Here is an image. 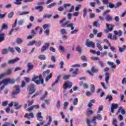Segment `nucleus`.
Here are the masks:
<instances>
[{"label":"nucleus","instance_id":"nucleus-1","mask_svg":"<svg viewBox=\"0 0 126 126\" xmlns=\"http://www.w3.org/2000/svg\"><path fill=\"white\" fill-rule=\"evenodd\" d=\"M26 86V83L25 82L23 81L22 83V85L20 86V85H17L15 86V90L13 91L11 93V97L12 98H16L15 96L16 95H18L19 93H20V88L22 87V88H24V87H25Z\"/></svg>","mask_w":126,"mask_h":126},{"label":"nucleus","instance_id":"nucleus-2","mask_svg":"<svg viewBox=\"0 0 126 126\" xmlns=\"http://www.w3.org/2000/svg\"><path fill=\"white\" fill-rule=\"evenodd\" d=\"M32 81L35 82L37 85H40V84H42L43 86H45V83L44 82V79L42 74H39L38 76H34L33 77L32 79Z\"/></svg>","mask_w":126,"mask_h":126},{"label":"nucleus","instance_id":"nucleus-3","mask_svg":"<svg viewBox=\"0 0 126 126\" xmlns=\"http://www.w3.org/2000/svg\"><path fill=\"white\" fill-rule=\"evenodd\" d=\"M66 20V18H65V17L63 18V19L61 21H60V23L61 24V26L62 27H67V28H69V27H70L71 28V30H73V29H74V27H73V23H71L70 24H67V23L65 22L64 23H63V22H64V21H65Z\"/></svg>","mask_w":126,"mask_h":126},{"label":"nucleus","instance_id":"nucleus-4","mask_svg":"<svg viewBox=\"0 0 126 126\" xmlns=\"http://www.w3.org/2000/svg\"><path fill=\"white\" fill-rule=\"evenodd\" d=\"M36 118L39 122V124H37L36 126H43L45 124V121L43 120V116H42V112H37L36 114Z\"/></svg>","mask_w":126,"mask_h":126},{"label":"nucleus","instance_id":"nucleus-5","mask_svg":"<svg viewBox=\"0 0 126 126\" xmlns=\"http://www.w3.org/2000/svg\"><path fill=\"white\" fill-rule=\"evenodd\" d=\"M106 26L107 29L104 30L105 33H109V32H111V31H113V30H114V27H115V25L106 23Z\"/></svg>","mask_w":126,"mask_h":126},{"label":"nucleus","instance_id":"nucleus-6","mask_svg":"<svg viewBox=\"0 0 126 126\" xmlns=\"http://www.w3.org/2000/svg\"><path fill=\"white\" fill-rule=\"evenodd\" d=\"M114 35L112 36L111 40H114V41H116L117 38V35H118V36H122V35H123V32L121 30H119L118 32L117 31H114Z\"/></svg>","mask_w":126,"mask_h":126},{"label":"nucleus","instance_id":"nucleus-7","mask_svg":"<svg viewBox=\"0 0 126 126\" xmlns=\"http://www.w3.org/2000/svg\"><path fill=\"white\" fill-rule=\"evenodd\" d=\"M71 87H72V83L69 81L65 82L63 86V88L64 90H66L67 88H68V89H70Z\"/></svg>","mask_w":126,"mask_h":126},{"label":"nucleus","instance_id":"nucleus-8","mask_svg":"<svg viewBox=\"0 0 126 126\" xmlns=\"http://www.w3.org/2000/svg\"><path fill=\"white\" fill-rule=\"evenodd\" d=\"M27 90L29 91V95H32L33 93H35L36 89H35V86L34 85H32L27 88Z\"/></svg>","mask_w":126,"mask_h":126},{"label":"nucleus","instance_id":"nucleus-9","mask_svg":"<svg viewBox=\"0 0 126 126\" xmlns=\"http://www.w3.org/2000/svg\"><path fill=\"white\" fill-rule=\"evenodd\" d=\"M5 81L6 82V86L8 84H14V83H15V80L13 79H5Z\"/></svg>","mask_w":126,"mask_h":126},{"label":"nucleus","instance_id":"nucleus-10","mask_svg":"<svg viewBox=\"0 0 126 126\" xmlns=\"http://www.w3.org/2000/svg\"><path fill=\"white\" fill-rule=\"evenodd\" d=\"M85 45L87 46V47H88L89 48H90V47H92V48H95V43L93 42L92 41H87L85 43Z\"/></svg>","mask_w":126,"mask_h":126},{"label":"nucleus","instance_id":"nucleus-11","mask_svg":"<svg viewBox=\"0 0 126 126\" xmlns=\"http://www.w3.org/2000/svg\"><path fill=\"white\" fill-rule=\"evenodd\" d=\"M27 66L28 67V69L26 71L27 73H29L30 70H32V69H33L34 68V65L32 64V63H28Z\"/></svg>","mask_w":126,"mask_h":126},{"label":"nucleus","instance_id":"nucleus-12","mask_svg":"<svg viewBox=\"0 0 126 126\" xmlns=\"http://www.w3.org/2000/svg\"><path fill=\"white\" fill-rule=\"evenodd\" d=\"M49 46H50V43H45L41 48V53H43V52H45V51H47V50L49 49Z\"/></svg>","mask_w":126,"mask_h":126},{"label":"nucleus","instance_id":"nucleus-13","mask_svg":"<svg viewBox=\"0 0 126 126\" xmlns=\"http://www.w3.org/2000/svg\"><path fill=\"white\" fill-rule=\"evenodd\" d=\"M30 117L31 119H34V113L33 112H31L30 114L26 113L25 115L24 116V118H28V120H30Z\"/></svg>","mask_w":126,"mask_h":126},{"label":"nucleus","instance_id":"nucleus-14","mask_svg":"<svg viewBox=\"0 0 126 126\" xmlns=\"http://www.w3.org/2000/svg\"><path fill=\"white\" fill-rule=\"evenodd\" d=\"M20 59L18 58H15L14 59H12L11 60H9L7 62L8 64H13L15 63H17L18 61H19Z\"/></svg>","mask_w":126,"mask_h":126},{"label":"nucleus","instance_id":"nucleus-15","mask_svg":"<svg viewBox=\"0 0 126 126\" xmlns=\"http://www.w3.org/2000/svg\"><path fill=\"white\" fill-rule=\"evenodd\" d=\"M118 108V104L115 103H112L111 104V111L112 113H115V109H117Z\"/></svg>","mask_w":126,"mask_h":126},{"label":"nucleus","instance_id":"nucleus-16","mask_svg":"<svg viewBox=\"0 0 126 126\" xmlns=\"http://www.w3.org/2000/svg\"><path fill=\"white\" fill-rule=\"evenodd\" d=\"M109 79H110V73L106 72L105 73V80L107 84H109Z\"/></svg>","mask_w":126,"mask_h":126},{"label":"nucleus","instance_id":"nucleus-17","mask_svg":"<svg viewBox=\"0 0 126 126\" xmlns=\"http://www.w3.org/2000/svg\"><path fill=\"white\" fill-rule=\"evenodd\" d=\"M102 119L103 118L102 117V116H101L100 114H97L96 116L94 117L93 122H95L96 120H98V121H102Z\"/></svg>","mask_w":126,"mask_h":126},{"label":"nucleus","instance_id":"nucleus-18","mask_svg":"<svg viewBox=\"0 0 126 126\" xmlns=\"http://www.w3.org/2000/svg\"><path fill=\"white\" fill-rule=\"evenodd\" d=\"M80 86H83L84 89H88L89 88V85L88 83H84L83 81L81 82Z\"/></svg>","mask_w":126,"mask_h":126},{"label":"nucleus","instance_id":"nucleus-19","mask_svg":"<svg viewBox=\"0 0 126 126\" xmlns=\"http://www.w3.org/2000/svg\"><path fill=\"white\" fill-rule=\"evenodd\" d=\"M105 100H107V102L108 103H110V102L113 101V96H112L111 95H107L105 97Z\"/></svg>","mask_w":126,"mask_h":126},{"label":"nucleus","instance_id":"nucleus-20","mask_svg":"<svg viewBox=\"0 0 126 126\" xmlns=\"http://www.w3.org/2000/svg\"><path fill=\"white\" fill-rule=\"evenodd\" d=\"M14 106L15 107V110H19V109H21L22 105L20 104L18 105V103H17V102H15L14 103Z\"/></svg>","mask_w":126,"mask_h":126},{"label":"nucleus","instance_id":"nucleus-21","mask_svg":"<svg viewBox=\"0 0 126 126\" xmlns=\"http://www.w3.org/2000/svg\"><path fill=\"white\" fill-rule=\"evenodd\" d=\"M105 19L106 21H113L114 20V19L113 18V17L111 16L110 15H107L105 17Z\"/></svg>","mask_w":126,"mask_h":126},{"label":"nucleus","instance_id":"nucleus-22","mask_svg":"<svg viewBox=\"0 0 126 126\" xmlns=\"http://www.w3.org/2000/svg\"><path fill=\"white\" fill-rule=\"evenodd\" d=\"M35 9L38 10L39 12H42L44 9V7L42 6H37L35 7Z\"/></svg>","mask_w":126,"mask_h":126},{"label":"nucleus","instance_id":"nucleus-23","mask_svg":"<svg viewBox=\"0 0 126 126\" xmlns=\"http://www.w3.org/2000/svg\"><path fill=\"white\" fill-rule=\"evenodd\" d=\"M60 78H61V75L58 76L56 81L52 84V86H55L56 84H58L60 82Z\"/></svg>","mask_w":126,"mask_h":126},{"label":"nucleus","instance_id":"nucleus-24","mask_svg":"<svg viewBox=\"0 0 126 126\" xmlns=\"http://www.w3.org/2000/svg\"><path fill=\"white\" fill-rule=\"evenodd\" d=\"M8 53H9V51L7 49H2L1 51L2 55H7Z\"/></svg>","mask_w":126,"mask_h":126},{"label":"nucleus","instance_id":"nucleus-25","mask_svg":"<svg viewBox=\"0 0 126 126\" xmlns=\"http://www.w3.org/2000/svg\"><path fill=\"white\" fill-rule=\"evenodd\" d=\"M41 45H42V43H41V41H40V40H37V41L34 40V45L36 47H40V46H41Z\"/></svg>","mask_w":126,"mask_h":126},{"label":"nucleus","instance_id":"nucleus-26","mask_svg":"<svg viewBox=\"0 0 126 126\" xmlns=\"http://www.w3.org/2000/svg\"><path fill=\"white\" fill-rule=\"evenodd\" d=\"M52 76H53L52 73H50L48 75H47L45 78L46 82H48L49 80L52 78Z\"/></svg>","mask_w":126,"mask_h":126},{"label":"nucleus","instance_id":"nucleus-27","mask_svg":"<svg viewBox=\"0 0 126 126\" xmlns=\"http://www.w3.org/2000/svg\"><path fill=\"white\" fill-rule=\"evenodd\" d=\"M4 35L5 34L4 33H0V43L3 41H4Z\"/></svg>","mask_w":126,"mask_h":126},{"label":"nucleus","instance_id":"nucleus-28","mask_svg":"<svg viewBox=\"0 0 126 126\" xmlns=\"http://www.w3.org/2000/svg\"><path fill=\"white\" fill-rule=\"evenodd\" d=\"M49 73H50V70L49 69L44 71L42 73L43 77H45L47 75H49Z\"/></svg>","mask_w":126,"mask_h":126},{"label":"nucleus","instance_id":"nucleus-29","mask_svg":"<svg viewBox=\"0 0 126 126\" xmlns=\"http://www.w3.org/2000/svg\"><path fill=\"white\" fill-rule=\"evenodd\" d=\"M77 71H78V68H76L75 71L72 72V77H75L77 75Z\"/></svg>","mask_w":126,"mask_h":126},{"label":"nucleus","instance_id":"nucleus-30","mask_svg":"<svg viewBox=\"0 0 126 126\" xmlns=\"http://www.w3.org/2000/svg\"><path fill=\"white\" fill-rule=\"evenodd\" d=\"M92 72H93V73H95L96 72H98L99 71V69L98 68H95L94 66H93L91 69Z\"/></svg>","mask_w":126,"mask_h":126},{"label":"nucleus","instance_id":"nucleus-31","mask_svg":"<svg viewBox=\"0 0 126 126\" xmlns=\"http://www.w3.org/2000/svg\"><path fill=\"white\" fill-rule=\"evenodd\" d=\"M39 60H41V61H44V60H46V55H40L38 56Z\"/></svg>","mask_w":126,"mask_h":126},{"label":"nucleus","instance_id":"nucleus-32","mask_svg":"<svg viewBox=\"0 0 126 126\" xmlns=\"http://www.w3.org/2000/svg\"><path fill=\"white\" fill-rule=\"evenodd\" d=\"M8 29V26H7V25L5 24H3L1 29V31H2V30H6V29Z\"/></svg>","mask_w":126,"mask_h":126},{"label":"nucleus","instance_id":"nucleus-33","mask_svg":"<svg viewBox=\"0 0 126 126\" xmlns=\"http://www.w3.org/2000/svg\"><path fill=\"white\" fill-rule=\"evenodd\" d=\"M49 121L44 126H48L51 125V123H52V121H53V118H52V116H49Z\"/></svg>","mask_w":126,"mask_h":126},{"label":"nucleus","instance_id":"nucleus-34","mask_svg":"<svg viewBox=\"0 0 126 126\" xmlns=\"http://www.w3.org/2000/svg\"><path fill=\"white\" fill-rule=\"evenodd\" d=\"M126 49V46L123 45L122 47H119V51L121 52V53H124L125 52V50Z\"/></svg>","mask_w":126,"mask_h":126},{"label":"nucleus","instance_id":"nucleus-35","mask_svg":"<svg viewBox=\"0 0 126 126\" xmlns=\"http://www.w3.org/2000/svg\"><path fill=\"white\" fill-rule=\"evenodd\" d=\"M77 103H78V98H77V97H75L73 100V106H76V105H77Z\"/></svg>","mask_w":126,"mask_h":126},{"label":"nucleus","instance_id":"nucleus-36","mask_svg":"<svg viewBox=\"0 0 126 126\" xmlns=\"http://www.w3.org/2000/svg\"><path fill=\"white\" fill-rule=\"evenodd\" d=\"M5 75H10L11 74V69L8 68L5 72Z\"/></svg>","mask_w":126,"mask_h":126},{"label":"nucleus","instance_id":"nucleus-37","mask_svg":"<svg viewBox=\"0 0 126 126\" xmlns=\"http://www.w3.org/2000/svg\"><path fill=\"white\" fill-rule=\"evenodd\" d=\"M70 75H64L63 76V79L64 80H67L70 78Z\"/></svg>","mask_w":126,"mask_h":126},{"label":"nucleus","instance_id":"nucleus-38","mask_svg":"<svg viewBox=\"0 0 126 126\" xmlns=\"http://www.w3.org/2000/svg\"><path fill=\"white\" fill-rule=\"evenodd\" d=\"M53 15L52 14H45L43 15V18H48V19L51 18Z\"/></svg>","mask_w":126,"mask_h":126},{"label":"nucleus","instance_id":"nucleus-39","mask_svg":"<svg viewBox=\"0 0 126 126\" xmlns=\"http://www.w3.org/2000/svg\"><path fill=\"white\" fill-rule=\"evenodd\" d=\"M56 4L57 3L56 2L51 3L47 5V8H51V7L55 6Z\"/></svg>","mask_w":126,"mask_h":126},{"label":"nucleus","instance_id":"nucleus-40","mask_svg":"<svg viewBox=\"0 0 126 126\" xmlns=\"http://www.w3.org/2000/svg\"><path fill=\"white\" fill-rule=\"evenodd\" d=\"M16 43L18 44V45H20L21 43H22V39L20 38H18L16 39Z\"/></svg>","mask_w":126,"mask_h":126},{"label":"nucleus","instance_id":"nucleus-41","mask_svg":"<svg viewBox=\"0 0 126 126\" xmlns=\"http://www.w3.org/2000/svg\"><path fill=\"white\" fill-rule=\"evenodd\" d=\"M76 51L80 54H82V49H81V47H80L79 46H77Z\"/></svg>","mask_w":126,"mask_h":126},{"label":"nucleus","instance_id":"nucleus-42","mask_svg":"<svg viewBox=\"0 0 126 126\" xmlns=\"http://www.w3.org/2000/svg\"><path fill=\"white\" fill-rule=\"evenodd\" d=\"M87 113L88 115H93L94 114V111H93L92 110H91L90 109H88L87 111Z\"/></svg>","mask_w":126,"mask_h":126},{"label":"nucleus","instance_id":"nucleus-43","mask_svg":"<svg viewBox=\"0 0 126 126\" xmlns=\"http://www.w3.org/2000/svg\"><path fill=\"white\" fill-rule=\"evenodd\" d=\"M91 91L92 93L95 92V85L93 84L91 85Z\"/></svg>","mask_w":126,"mask_h":126},{"label":"nucleus","instance_id":"nucleus-44","mask_svg":"<svg viewBox=\"0 0 126 126\" xmlns=\"http://www.w3.org/2000/svg\"><path fill=\"white\" fill-rule=\"evenodd\" d=\"M60 32L62 35H64V34H67L66 31L64 29H61Z\"/></svg>","mask_w":126,"mask_h":126},{"label":"nucleus","instance_id":"nucleus-45","mask_svg":"<svg viewBox=\"0 0 126 126\" xmlns=\"http://www.w3.org/2000/svg\"><path fill=\"white\" fill-rule=\"evenodd\" d=\"M120 6H122V2H117L116 3L115 8H118V7H120Z\"/></svg>","mask_w":126,"mask_h":126},{"label":"nucleus","instance_id":"nucleus-46","mask_svg":"<svg viewBox=\"0 0 126 126\" xmlns=\"http://www.w3.org/2000/svg\"><path fill=\"white\" fill-rule=\"evenodd\" d=\"M27 14H29V11H24L19 12V15H27Z\"/></svg>","mask_w":126,"mask_h":126},{"label":"nucleus","instance_id":"nucleus-47","mask_svg":"<svg viewBox=\"0 0 126 126\" xmlns=\"http://www.w3.org/2000/svg\"><path fill=\"white\" fill-rule=\"evenodd\" d=\"M47 95H48V92L46 91L45 92L44 94L40 97V100H44V99L46 98V96H47Z\"/></svg>","mask_w":126,"mask_h":126},{"label":"nucleus","instance_id":"nucleus-48","mask_svg":"<svg viewBox=\"0 0 126 126\" xmlns=\"http://www.w3.org/2000/svg\"><path fill=\"white\" fill-rule=\"evenodd\" d=\"M117 122H118L117 119L115 118L113 119V121L112 122V126H118V124H117Z\"/></svg>","mask_w":126,"mask_h":126},{"label":"nucleus","instance_id":"nucleus-49","mask_svg":"<svg viewBox=\"0 0 126 126\" xmlns=\"http://www.w3.org/2000/svg\"><path fill=\"white\" fill-rule=\"evenodd\" d=\"M96 47L98 48V50L99 51H103V48L102 47V46L99 43L96 44Z\"/></svg>","mask_w":126,"mask_h":126},{"label":"nucleus","instance_id":"nucleus-50","mask_svg":"<svg viewBox=\"0 0 126 126\" xmlns=\"http://www.w3.org/2000/svg\"><path fill=\"white\" fill-rule=\"evenodd\" d=\"M21 1H22V0H16L14 3L17 4V5H19L21 3Z\"/></svg>","mask_w":126,"mask_h":126},{"label":"nucleus","instance_id":"nucleus-51","mask_svg":"<svg viewBox=\"0 0 126 126\" xmlns=\"http://www.w3.org/2000/svg\"><path fill=\"white\" fill-rule=\"evenodd\" d=\"M34 44H35V40H32V41H30L27 45L28 46H33V45H34Z\"/></svg>","mask_w":126,"mask_h":126},{"label":"nucleus","instance_id":"nucleus-52","mask_svg":"<svg viewBox=\"0 0 126 126\" xmlns=\"http://www.w3.org/2000/svg\"><path fill=\"white\" fill-rule=\"evenodd\" d=\"M8 50L10 52V53H12V54H13V53H15V50L13 48L9 47Z\"/></svg>","mask_w":126,"mask_h":126},{"label":"nucleus","instance_id":"nucleus-53","mask_svg":"<svg viewBox=\"0 0 126 126\" xmlns=\"http://www.w3.org/2000/svg\"><path fill=\"white\" fill-rule=\"evenodd\" d=\"M91 59L93 61H99L100 60V58H99V57H92Z\"/></svg>","mask_w":126,"mask_h":126},{"label":"nucleus","instance_id":"nucleus-54","mask_svg":"<svg viewBox=\"0 0 126 126\" xmlns=\"http://www.w3.org/2000/svg\"><path fill=\"white\" fill-rule=\"evenodd\" d=\"M87 10L86 9V8H84L83 10V17H85V16H86V14H87Z\"/></svg>","mask_w":126,"mask_h":126},{"label":"nucleus","instance_id":"nucleus-55","mask_svg":"<svg viewBox=\"0 0 126 126\" xmlns=\"http://www.w3.org/2000/svg\"><path fill=\"white\" fill-rule=\"evenodd\" d=\"M14 14V13H13V12H11L9 13L8 14V18H12V16H13Z\"/></svg>","mask_w":126,"mask_h":126},{"label":"nucleus","instance_id":"nucleus-56","mask_svg":"<svg viewBox=\"0 0 126 126\" xmlns=\"http://www.w3.org/2000/svg\"><path fill=\"white\" fill-rule=\"evenodd\" d=\"M81 59L82 61H84V62H87V58H86V56L83 55L81 57Z\"/></svg>","mask_w":126,"mask_h":126},{"label":"nucleus","instance_id":"nucleus-57","mask_svg":"<svg viewBox=\"0 0 126 126\" xmlns=\"http://www.w3.org/2000/svg\"><path fill=\"white\" fill-rule=\"evenodd\" d=\"M108 6L109 7V8H115V6L114 4L112 3H109L108 4Z\"/></svg>","mask_w":126,"mask_h":126},{"label":"nucleus","instance_id":"nucleus-58","mask_svg":"<svg viewBox=\"0 0 126 126\" xmlns=\"http://www.w3.org/2000/svg\"><path fill=\"white\" fill-rule=\"evenodd\" d=\"M59 64L60 65L59 68H60V69H62L63 67V62H60Z\"/></svg>","mask_w":126,"mask_h":126},{"label":"nucleus","instance_id":"nucleus-59","mask_svg":"<svg viewBox=\"0 0 126 126\" xmlns=\"http://www.w3.org/2000/svg\"><path fill=\"white\" fill-rule=\"evenodd\" d=\"M15 49L18 51V53H19V54H20V53H21V49L19 47L16 46L15 47Z\"/></svg>","mask_w":126,"mask_h":126},{"label":"nucleus","instance_id":"nucleus-60","mask_svg":"<svg viewBox=\"0 0 126 126\" xmlns=\"http://www.w3.org/2000/svg\"><path fill=\"white\" fill-rule=\"evenodd\" d=\"M52 63H56V57H55V56L52 55L51 56V59Z\"/></svg>","mask_w":126,"mask_h":126},{"label":"nucleus","instance_id":"nucleus-61","mask_svg":"<svg viewBox=\"0 0 126 126\" xmlns=\"http://www.w3.org/2000/svg\"><path fill=\"white\" fill-rule=\"evenodd\" d=\"M7 101H3L1 103L2 107H5V106H7Z\"/></svg>","mask_w":126,"mask_h":126},{"label":"nucleus","instance_id":"nucleus-62","mask_svg":"<svg viewBox=\"0 0 126 126\" xmlns=\"http://www.w3.org/2000/svg\"><path fill=\"white\" fill-rule=\"evenodd\" d=\"M31 35L34 37L36 35V32H35V30H32L31 31Z\"/></svg>","mask_w":126,"mask_h":126},{"label":"nucleus","instance_id":"nucleus-63","mask_svg":"<svg viewBox=\"0 0 126 126\" xmlns=\"http://www.w3.org/2000/svg\"><path fill=\"white\" fill-rule=\"evenodd\" d=\"M59 50L61 51V52H64V47L63 46H62V45L59 46Z\"/></svg>","mask_w":126,"mask_h":126},{"label":"nucleus","instance_id":"nucleus-64","mask_svg":"<svg viewBox=\"0 0 126 126\" xmlns=\"http://www.w3.org/2000/svg\"><path fill=\"white\" fill-rule=\"evenodd\" d=\"M91 123V121L90 119L88 118H87V124L88 125V126H92L90 123Z\"/></svg>","mask_w":126,"mask_h":126}]
</instances>
